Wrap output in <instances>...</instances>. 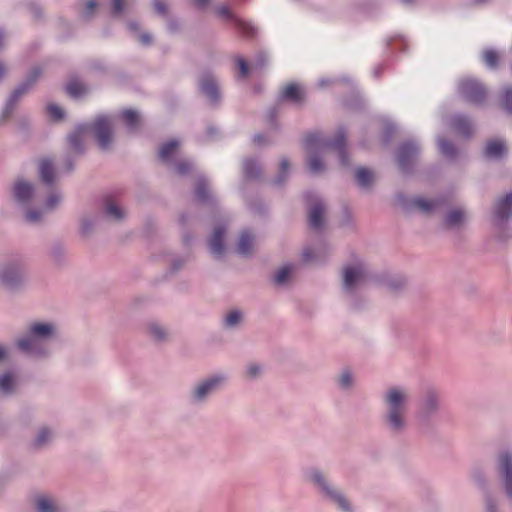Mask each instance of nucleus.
<instances>
[{
    "label": "nucleus",
    "instance_id": "a18cd8bd",
    "mask_svg": "<svg viewBox=\"0 0 512 512\" xmlns=\"http://www.w3.org/2000/svg\"><path fill=\"white\" fill-rule=\"evenodd\" d=\"M150 333L157 340H161L165 337V331L157 325L150 326Z\"/></svg>",
    "mask_w": 512,
    "mask_h": 512
},
{
    "label": "nucleus",
    "instance_id": "1a4fd4ad",
    "mask_svg": "<svg viewBox=\"0 0 512 512\" xmlns=\"http://www.w3.org/2000/svg\"><path fill=\"white\" fill-rule=\"evenodd\" d=\"M312 197L313 196L310 194L306 196L307 201L311 203V207L309 210V225L311 228L318 230L321 228L323 223L325 208L320 201L312 203Z\"/></svg>",
    "mask_w": 512,
    "mask_h": 512
},
{
    "label": "nucleus",
    "instance_id": "f257e3e1",
    "mask_svg": "<svg viewBox=\"0 0 512 512\" xmlns=\"http://www.w3.org/2000/svg\"><path fill=\"white\" fill-rule=\"evenodd\" d=\"M346 143V134L340 129L332 142L325 141L322 139L319 133H311L305 137L304 145L306 150L312 154L313 150L323 149L325 147H331L338 151L341 163L347 164L346 152L344 150ZM309 170L313 173H319L324 170L323 162L316 156L310 155L308 159Z\"/></svg>",
    "mask_w": 512,
    "mask_h": 512
},
{
    "label": "nucleus",
    "instance_id": "423d86ee",
    "mask_svg": "<svg viewBox=\"0 0 512 512\" xmlns=\"http://www.w3.org/2000/svg\"><path fill=\"white\" fill-rule=\"evenodd\" d=\"M95 137L101 149L106 150L112 142V124L108 117L100 116L93 123Z\"/></svg>",
    "mask_w": 512,
    "mask_h": 512
},
{
    "label": "nucleus",
    "instance_id": "09e8293b",
    "mask_svg": "<svg viewBox=\"0 0 512 512\" xmlns=\"http://www.w3.org/2000/svg\"><path fill=\"white\" fill-rule=\"evenodd\" d=\"M339 383L343 388H348L350 384L352 383L351 375L348 371H345L342 373Z\"/></svg>",
    "mask_w": 512,
    "mask_h": 512
},
{
    "label": "nucleus",
    "instance_id": "f8f14e48",
    "mask_svg": "<svg viewBox=\"0 0 512 512\" xmlns=\"http://www.w3.org/2000/svg\"><path fill=\"white\" fill-rule=\"evenodd\" d=\"M225 234V229L222 227H217L214 229L213 234L211 235L209 239V248L211 252L219 257L224 252V245H223V237Z\"/></svg>",
    "mask_w": 512,
    "mask_h": 512
},
{
    "label": "nucleus",
    "instance_id": "680f3d73",
    "mask_svg": "<svg viewBox=\"0 0 512 512\" xmlns=\"http://www.w3.org/2000/svg\"><path fill=\"white\" fill-rule=\"evenodd\" d=\"M7 355V351L6 349L0 345V360H2L3 358H5Z\"/></svg>",
    "mask_w": 512,
    "mask_h": 512
},
{
    "label": "nucleus",
    "instance_id": "79ce46f5",
    "mask_svg": "<svg viewBox=\"0 0 512 512\" xmlns=\"http://www.w3.org/2000/svg\"><path fill=\"white\" fill-rule=\"evenodd\" d=\"M50 435H51L50 431H48L47 429H41L38 433V436L35 440L34 445L36 447H40V446L44 445L50 438Z\"/></svg>",
    "mask_w": 512,
    "mask_h": 512
},
{
    "label": "nucleus",
    "instance_id": "052dcab7",
    "mask_svg": "<svg viewBox=\"0 0 512 512\" xmlns=\"http://www.w3.org/2000/svg\"><path fill=\"white\" fill-rule=\"evenodd\" d=\"M312 258H313V256H312V253H311V251H310V250H305V251L303 252V259H304L305 261H310Z\"/></svg>",
    "mask_w": 512,
    "mask_h": 512
},
{
    "label": "nucleus",
    "instance_id": "bb28decb",
    "mask_svg": "<svg viewBox=\"0 0 512 512\" xmlns=\"http://www.w3.org/2000/svg\"><path fill=\"white\" fill-rule=\"evenodd\" d=\"M356 180L361 187H368L373 182L374 175L367 168H359L356 171Z\"/></svg>",
    "mask_w": 512,
    "mask_h": 512
},
{
    "label": "nucleus",
    "instance_id": "37998d69",
    "mask_svg": "<svg viewBox=\"0 0 512 512\" xmlns=\"http://www.w3.org/2000/svg\"><path fill=\"white\" fill-rule=\"evenodd\" d=\"M237 64L239 67V77H241V78L247 77L249 74V65L247 64V62L243 58L238 57Z\"/></svg>",
    "mask_w": 512,
    "mask_h": 512
},
{
    "label": "nucleus",
    "instance_id": "864d4df0",
    "mask_svg": "<svg viewBox=\"0 0 512 512\" xmlns=\"http://www.w3.org/2000/svg\"><path fill=\"white\" fill-rule=\"evenodd\" d=\"M95 8H96L95 0L87 1L86 7H85V15L86 16H91L92 13L94 12Z\"/></svg>",
    "mask_w": 512,
    "mask_h": 512
},
{
    "label": "nucleus",
    "instance_id": "603ef678",
    "mask_svg": "<svg viewBox=\"0 0 512 512\" xmlns=\"http://www.w3.org/2000/svg\"><path fill=\"white\" fill-rule=\"evenodd\" d=\"M191 169V165L187 162L177 164L176 170L179 174H185Z\"/></svg>",
    "mask_w": 512,
    "mask_h": 512
},
{
    "label": "nucleus",
    "instance_id": "c9c22d12",
    "mask_svg": "<svg viewBox=\"0 0 512 512\" xmlns=\"http://www.w3.org/2000/svg\"><path fill=\"white\" fill-rule=\"evenodd\" d=\"M244 172L249 178H253L259 175L260 169L256 161L248 159L244 162Z\"/></svg>",
    "mask_w": 512,
    "mask_h": 512
},
{
    "label": "nucleus",
    "instance_id": "a878e982",
    "mask_svg": "<svg viewBox=\"0 0 512 512\" xmlns=\"http://www.w3.org/2000/svg\"><path fill=\"white\" fill-rule=\"evenodd\" d=\"M88 131V126L86 125H81L79 127H77V129L75 130L74 133H72L70 136H69V142H70V145L71 147L75 150V151H80L81 149V138L82 136Z\"/></svg>",
    "mask_w": 512,
    "mask_h": 512
},
{
    "label": "nucleus",
    "instance_id": "5701e85b",
    "mask_svg": "<svg viewBox=\"0 0 512 512\" xmlns=\"http://www.w3.org/2000/svg\"><path fill=\"white\" fill-rule=\"evenodd\" d=\"M104 205H105V212L108 216L115 220H120L123 218V211L122 209L113 201V199L110 196H107L104 199Z\"/></svg>",
    "mask_w": 512,
    "mask_h": 512
},
{
    "label": "nucleus",
    "instance_id": "c03bdc74",
    "mask_svg": "<svg viewBox=\"0 0 512 512\" xmlns=\"http://www.w3.org/2000/svg\"><path fill=\"white\" fill-rule=\"evenodd\" d=\"M266 62H267L266 56L263 53H259L257 55L256 59L254 60V62L252 63L251 69H253V70L261 69L264 67Z\"/></svg>",
    "mask_w": 512,
    "mask_h": 512
},
{
    "label": "nucleus",
    "instance_id": "f704fd0d",
    "mask_svg": "<svg viewBox=\"0 0 512 512\" xmlns=\"http://www.w3.org/2000/svg\"><path fill=\"white\" fill-rule=\"evenodd\" d=\"M438 145H439L440 152L445 157L453 158L456 155V149L450 142H448L444 139H439Z\"/></svg>",
    "mask_w": 512,
    "mask_h": 512
},
{
    "label": "nucleus",
    "instance_id": "473e14b6",
    "mask_svg": "<svg viewBox=\"0 0 512 512\" xmlns=\"http://www.w3.org/2000/svg\"><path fill=\"white\" fill-rule=\"evenodd\" d=\"M293 267L291 265H285L281 267L274 276V282L276 284H283L289 278Z\"/></svg>",
    "mask_w": 512,
    "mask_h": 512
},
{
    "label": "nucleus",
    "instance_id": "de8ad7c7",
    "mask_svg": "<svg viewBox=\"0 0 512 512\" xmlns=\"http://www.w3.org/2000/svg\"><path fill=\"white\" fill-rule=\"evenodd\" d=\"M153 6L158 14L165 15L167 13V6L163 0H154Z\"/></svg>",
    "mask_w": 512,
    "mask_h": 512
},
{
    "label": "nucleus",
    "instance_id": "5fc2aeb1",
    "mask_svg": "<svg viewBox=\"0 0 512 512\" xmlns=\"http://www.w3.org/2000/svg\"><path fill=\"white\" fill-rule=\"evenodd\" d=\"M260 368L256 364H251L247 369V377H255L259 374Z\"/></svg>",
    "mask_w": 512,
    "mask_h": 512
},
{
    "label": "nucleus",
    "instance_id": "dca6fc26",
    "mask_svg": "<svg viewBox=\"0 0 512 512\" xmlns=\"http://www.w3.org/2000/svg\"><path fill=\"white\" fill-rule=\"evenodd\" d=\"M201 91L212 101L219 98V90L216 82L210 76H204L200 82Z\"/></svg>",
    "mask_w": 512,
    "mask_h": 512
},
{
    "label": "nucleus",
    "instance_id": "58836bf2",
    "mask_svg": "<svg viewBox=\"0 0 512 512\" xmlns=\"http://www.w3.org/2000/svg\"><path fill=\"white\" fill-rule=\"evenodd\" d=\"M209 195L207 185L205 182L200 181L198 182L196 189H195V196L199 201H204Z\"/></svg>",
    "mask_w": 512,
    "mask_h": 512
},
{
    "label": "nucleus",
    "instance_id": "ddd939ff",
    "mask_svg": "<svg viewBox=\"0 0 512 512\" xmlns=\"http://www.w3.org/2000/svg\"><path fill=\"white\" fill-rule=\"evenodd\" d=\"M512 215V192L500 199L495 207V216L499 220H505Z\"/></svg>",
    "mask_w": 512,
    "mask_h": 512
},
{
    "label": "nucleus",
    "instance_id": "338daca9",
    "mask_svg": "<svg viewBox=\"0 0 512 512\" xmlns=\"http://www.w3.org/2000/svg\"><path fill=\"white\" fill-rule=\"evenodd\" d=\"M129 27H130V29H132V30H136V28H137L135 24H130V25H129Z\"/></svg>",
    "mask_w": 512,
    "mask_h": 512
},
{
    "label": "nucleus",
    "instance_id": "aec40b11",
    "mask_svg": "<svg viewBox=\"0 0 512 512\" xmlns=\"http://www.w3.org/2000/svg\"><path fill=\"white\" fill-rule=\"evenodd\" d=\"M452 127L461 136L469 137L472 134V125L464 116H456L452 120Z\"/></svg>",
    "mask_w": 512,
    "mask_h": 512
},
{
    "label": "nucleus",
    "instance_id": "0e129e2a",
    "mask_svg": "<svg viewBox=\"0 0 512 512\" xmlns=\"http://www.w3.org/2000/svg\"><path fill=\"white\" fill-rule=\"evenodd\" d=\"M6 72L5 66L0 63V79L4 76Z\"/></svg>",
    "mask_w": 512,
    "mask_h": 512
},
{
    "label": "nucleus",
    "instance_id": "13d9d810",
    "mask_svg": "<svg viewBox=\"0 0 512 512\" xmlns=\"http://www.w3.org/2000/svg\"><path fill=\"white\" fill-rule=\"evenodd\" d=\"M193 1V5L196 6L197 8H204L209 0H192Z\"/></svg>",
    "mask_w": 512,
    "mask_h": 512
},
{
    "label": "nucleus",
    "instance_id": "4be33fe9",
    "mask_svg": "<svg viewBox=\"0 0 512 512\" xmlns=\"http://www.w3.org/2000/svg\"><path fill=\"white\" fill-rule=\"evenodd\" d=\"M484 152L486 157L498 158L506 152V147L500 140H491L487 142Z\"/></svg>",
    "mask_w": 512,
    "mask_h": 512
},
{
    "label": "nucleus",
    "instance_id": "e433bc0d",
    "mask_svg": "<svg viewBox=\"0 0 512 512\" xmlns=\"http://www.w3.org/2000/svg\"><path fill=\"white\" fill-rule=\"evenodd\" d=\"M502 105L505 110L512 113V86L506 87L503 90Z\"/></svg>",
    "mask_w": 512,
    "mask_h": 512
},
{
    "label": "nucleus",
    "instance_id": "2f4dec72",
    "mask_svg": "<svg viewBox=\"0 0 512 512\" xmlns=\"http://www.w3.org/2000/svg\"><path fill=\"white\" fill-rule=\"evenodd\" d=\"M413 205L418 210H420L424 213H428L436 207L437 203L434 201L425 200L423 198H416L413 201Z\"/></svg>",
    "mask_w": 512,
    "mask_h": 512
},
{
    "label": "nucleus",
    "instance_id": "b1692460",
    "mask_svg": "<svg viewBox=\"0 0 512 512\" xmlns=\"http://www.w3.org/2000/svg\"><path fill=\"white\" fill-rule=\"evenodd\" d=\"M36 507L39 512H59L55 502L47 496H39L36 499Z\"/></svg>",
    "mask_w": 512,
    "mask_h": 512
},
{
    "label": "nucleus",
    "instance_id": "f03ea898",
    "mask_svg": "<svg viewBox=\"0 0 512 512\" xmlns=\"http://www.w3.org/2000/svg\"><path fill=\"white\" fill-rule=\"evenodd\" d=\"M405 400V395L400 390L393 388L386 396V402L389 406L388 420L395 430H399L404 426L402 416V404Z\"/></svg>",
    "mask_w": 512,
    "mask_h": 512
},
{
    "label": "nucleus",
    "instance_id": "72a5a7b5",
    "mask_svg": "<svg viewBox=\"0 0 512 512\" xmlns=\"http://www.w3.org/2000/svg\"><path fill=\"white\" fill-rule=\"evenodd\" d=\"M233 20L238 31L245 37H252L254 35V28L249 23L238 18H233Z\"/></svg>",
    "mask_w": 512,
    "mask_h": 512
},
{
    "label": "nucleus",
    "instance_id": "7ed1b4c3",
    "mask_svg": "<svg viewBox=\"0 0 512 512\" xmlns=\"http://www.w3.org/2000/svg\"><path fill=\"white\" fill-rule=\"evenodd\" d=\"M53 332V327L50 324L45 323H35L30 327L31 336L27 338L20 339L17 342L18 347L25 352L37 353L41 341L38 339L39 337H45L50 335Z\"/></svg>",
    "mask_w": 512,
    "mask_h": 512
},
{
    "label": "nucleus",
    "instance_id": "ea45409f",
    "mask_svg": "<svg viewBox=\"0 0 512 512\" xmlns=\"http://www.w3.org/2000/svg\"><path fill=\"white\" fill-rule=\"evenodd\" d=\"M47 113L52 120L58 121L63 117L62 109L57 105H49L47 107Z\"/></svg>",
    "mask_w": 512,
    "mask_h": 512
},
{
    "label": "nucleus",
    "instance_id": "69168bd1",
    "mask_svg": "<svg viewBox=\"0 0 512 512\" xmlns=\"http://www.w3.org/2000/svg\"><path fill=\"white\" fill-rule=\"evenodd\" d=\"M487 510H488V512H492V506L490 503H488V505H487Z\"/></svg>",
    "mask_w": 512,
    "mask_h": 512
},
{
    "label": "nucleus",
    "instance_id": "c756f323",
    "mask_svg": "<svg viewBox=\"0 0 512 512\" xmlns=\"http://www.w3.org/2000/svg\"><path fill=\"white\" fill-rule=\"evenodd\" d=\"M1 278L5 285L13 287L20 280V274L18 271L7 269L2 273Z\"/></svg>",
    "mask_w": 512,
    "mask_h": 512
},
{
    "label": "nucleus",
    "instance_id": "6e6552de",
    "mask_svg": "<svg viewBox=\"0 0 512 512\" xmlns=\"http://www.w3.org/2000/svg\"><path fill=\"white\" fill-rule=\"evenodd\" d=\"M418 153V147L413 142L403 143L398 152V164L405 171Z\"/></svg>",
    "mask_w": 512,
    "mask_h": 512
},
{
    "label": "nucleus",
    "instance_id": "49530a36",
    "mask_svg": "<svg viewBox=\"0 0 512 512\" xmlns=\"http://www.w3.org/2000/svg\"><path fill=\"white\" fill-rule=\"evenodd\" d=\"M60 203V197L57 194H52L46 201V209L51 210Z\"/></svg>",
    "mask_w": 512,
    "mask_h": 512
},
{
    "label": "nucleus",
    "instance_id": "412c9836",
    "mask_svg": "<svg viewBox=\"0 0 512 512\" xmlns=\"http://www.w3.org/2000/svg\"><path fill=\"white\" fill-rule=\"evenodd\" d=\"M39 172L41 180L50 185L55 179V171L53 163L48 159H43L39 163Z\"/></svg>",
    "mask_w": 512,
    "mask_h": 512
},
{
    "label": "nucleus",
    "instance_id": "a211bd4d",
    "mask_svg": "<svg viewBox=\"0 0 512 512\" xmlns=\"http://www.w3.org/2000/svg\"><path fill=\"white\" fill-rule=\"evenodd\" d=\"M254 246V237L248 231H243L239 237V241L237 244V252L240 255L246 256L249 255Z\"/></svg>",
    "mask_w": 512,
    "mask_h": 512
},
{
    "label": "nucleus",
    "instance_id": "7c9ffc66",
    "mask_svg": "<svg viewBox=\"0 0 512 512\" xmlns=\"http://www.w3.org/2000/svg\"><path fill=\"white\" fill-rule=\"evenodd\" d=\"M483 61L490 68H495L499 62V54L492 49L485 50L483 52Z\"/></svg>",
    "mask_w": 512,
    "mask_h": 512
},
{
    "label": "nucleus",
    "instance_id": "774afa93",
    "mask_svg": "<svg viewBox=\"0 0 512 512\" xmlns=\"http://www.w3.org/2000/svg\"><path fill=\"white\" fill-rule=\"evenodd\" d=\"M479 3L484 2L485 0H477Z\"/></svg>",
    "mask_w": 512,
    "mask_h": 512
},
{
    "label": "nucleus",
    "instance_id": "20e7f679",
    "mask_svg": "<svg viewBox=\"0 0 512 512\" xmlns=\"http://www.w3.org/2000/svg\"><path fill=\"white\" fill-rule=\"evenodd\" d=\"M461 95L472 103H481L485 100L487 92L484 86L472 78H464L459 83Z\"/></svg>",
    "mask_w": 512,
    "mask_h": 512
},
{
    "label": "nucleus",
    "instance_id": "8fccbe9b",
    "mask_svg": "<svg viewBox=\"0 0 512 512\" xmlns=\"http://www.w3.org/2000/svg\"><path fill=\"white\" fill-rule=\"evenodd\" d=\"M42 214L35 210H30L26 213V220L35 223L41 219Z\"/></svg>",
    "mask_w": 512,
    "mask_h": 512
},
{
    "label": "nucleus",
    "instance_id": "6ab92c4d",
    "mask_svg": "<svg viewBox=\"0 0 512 512\" xmlns=\"http://www.w3.org/2000/svg\"><path fill=\"white\" fill-rule=\"evenodd\" d=\"M281 97L298 103L303 100L304 93L299 85L290 83L282 89Z\"/></svg>",
    "mask_w": 512,
    "mask_h": 512
},
{
    "label": "nucleus",
    "instance_id": "2eb2a0df",
    "mask_svg": "<svg viewBox=\"0 0 512 512\" xmlns=\"http://www.w3.org/2000/svg\"><path fill=\"white\" fill-rule=\"evenodd\" d=\"M223 381L222 377H212L205 382L201 383L195 390V398L198 400L203 399L207 393L213 391L221 382Z\"/></svg>",
    "mask_w": 512,
    "mask_h": 512
},
{
    "label": "nucleus",
    "instance_id": "0eeeda50",
    "mask_svg": "<svg viewBox=\"0 0 512 512\" xmlns=\"http://www.w3.org/2000/svg\"><path fill=\"white\" fill-rule=\"evenodd\" d=\"M499 470L504 476L506 493L512 498V457L509 453L500 455Z\"/></svg>",
    "mask_w": 512,
    "mask_h": 512
},
{
    "label": "nucleus",
    "instance_id": "e2e57ef3",
    "mask_svg": "<svg viewBox=\"0 0 512 512\" xmlns=\"http://www.w3.org/2000/svg\"><path fill=\"white\" fill-rule=\"evenodd\" d=\"M254 142L257 144H261L263 142V137L261 135H256L254 137Z\"/></svg>",
    "mask_w": 512,
    "mask_h": 512
},
{
    "label": "nucleus",
    "instance_id": "39448f33",
    "mask_svg": "<svg viewBox=\"0 0 512 512\" xmlns=\"http://www.w3.org/2000/svg\"><path fill=\"white\" fill-rule=\"evenodd\" d=\"M40 74L41 71L38 68L33 69L31 74L27 78L26 82L13 91L3 111V119H7L10 116L19 98L30 89V87L36 82Z\"/></svg>",
    "mask_w": 512,
    "mask_h": 512
},
{
    "label": "nucleus",
    "instance_id": "393cba45",
    "mask_svg": "<svg viewBox=\"0 0 512 512\" xmlns=\"http://www.w3.org/2000/svg\"><path fill=\"white\" fill-rule=\"evenodd\" d=\"M179 147V142L176 140L169 141L161 146L158 156L162 161H167L175 153Z\"/></svg>",
    "mask_w": 512,
    "mask_h": 512
},
{
    "label": "nucleus",
    "instance_id": "9b49d317",
    "mask_svg": "<svg viewBox=\"0 0 512 512\" xmlns=\"http://www.w3.org/2000/svg\"><path fill=\"white\" fill-rule=\"evenodd\" d=\"M363 265L348 266L344 269V286L351 289L355 284L361 282L365 277Z\"/></svg>",
    "mask_w": 512,
    "mask_h": 512
},
{
    "label": "nucleus",
    "instance_id": "cd10ccee",
    "mask_svg": "<svg viewBox=\"0 0 512 512\" xmlns=\"http://www.w3.org/2000/svg\"><path fill=\"white\" fill-rule=\"evenodd\" d=\"M464 218L465 214L462 210H452L446 216L445 225L447 227H456L463 222Z\"/></svg>",
    "mask_w": 512,
    "mask_h": 512
},
{
    "label": "nucleus",
    "instance_id": "bf43d9fd",
    "mask_svg": "<svg viewBox=\"0 0 512 512\" xmlns=\"http://www.w3.org/2000/svg\"><path fill=\"white\" fill-rule=\"evenodd\" d=\"M140 41H141L143 44L148 45V44H150V43H151L152 38H151V36H150L149 34H142V35L140 36Z\"/></svg>",
    "mask_w": 512,
    "mask_h": 512
},
{
    "label": "nucleus",
    "instance_id": "c85d7f7f",
    "mask_svg": "<svg viewBox=\"0 0 512 512\" xmlns=\"http://www.w3.org/2000/svg\"><path fill=\"white\" fill-rule=\"evenodd\" d=\"M66 92L72 97H79L86 92V87L78 80H71L66 85Z\"/></svg>",
    "mask_w": 512,
    "mask_h": 512
},
{
    "label": "nucleus",
    "instance_id": "4468645a",
    "mask_svg": "<svg viewBox=\"0 0 512 512\" xmlns=\"http://www.w3.org/2000/svg\"><path fill=\"white\" fill-rule=\"evenodd\" d=\"M33 194V186L23 180H18L14 185V196L19 202H27Z\"/></svg>",
    "mask_w": 512,
    "mask_h": 512
},
{
    "label": "nucleus",
    "instance_id": "6e6d98bb",
    "mask_svg": "<svg viewBox=\"0 0 512 512\" xmlns=\"http://www.w3.org/2000/svg\"><path fill=\"white\" fill-rule=\"evenodd\" d=\"M288 169H289V162L286 159H283L281 161V175L278 179L279 183L283 181V174H286Z\"/></svg>",
    "mask_w": 512,
    "mask_h": 512
},
{
    "label": "nucleus",
    "instance_id": "3c124183",
    "mask_svg": "<svg viewBox=\"0 0 512 512\" xmlns=\"http://www.w3.org/2000/svg\"><path fill=\"white\" fill-rule=\"evenodd\" d=\"M126 5V0H112L113 12L119 14L123 11Z\"/></svg>",
    "mask_w": 512,
    "mask_h": 512
},
{
    "label": "nucleus",
    "instance_id": "4c0bfd02",
    "mask_svg": "<svg viewBox=\"0 0 512 512\" xmlns=\"http://www.w3.org/2000/svg\"><path fill=\"white\" fill-rule=\"evenodd\" d=\"M13 387V377L11 374L7 373L0 377V391L3 393H9L12 391Z\"/></svg>",
    "mask_w": 512,
    "mask_h": 512
},
{
    "label": "nucleus",
    "instance_id": "4d7b16f0",
    "mask_svg": "<svg viewBox=\"0 0 512 512\" xmlns=\"http://www.w3.org/2000/svg\"><path fill=\"white\" fill-rule=\"evenodd\" d=\"M218 14L223 17L232 18L231 12L226 6L220 7L218 9Z\"/></svg>",
    "mask_w": 512,
    "mask_h": 512
},
{
    "label": "nucleus",
    "instance_id": "9d476101",
    "mask_svg": "<svg viewBox=\"0 0 512 512\" xmlns=\"http://www.w3.org/2000/svg\"><path fill=\"white\" fill-rule=\"evenodd\" d=\"M312 480L318 484L320 487H322V489L327 493V495L335 502L338 504V506L344 511V512H349L350 511V507H349V503L348 501L342 497L340 494L334 492V491H331L325 484L324 482V478L323 476L318 473V472H315L312 474Z\"/></svg>",
    "mask_w": 512,
    "mask_h": 512
},
{
    "label": "nucleus",
    "instance_id": "a19ab883",
    "mask_svg": "<svg viewBox=\"0 0 512 512\" xmlns=\"http://www.w3.org/2000/svg\"><path fill=\"white\" fill-rule=\"evenodd\" d=\"M241 320V313L239 311H231L227 314L225 319V324L227 326H234L238 324Z\"/></svg>",
    "mask_w": 512,
    "mask_h": 512
},
{
    "label": "nucleus",
    "instance_id": "f3484780",
    "mask_svg": "<svg viewBox=\"0 0 512 512\" xmlns=\"http://www.w3.org/2000/svg\"><path fill=\"white\" fill-rule=\"evenodd\" d=\"M121 118L131 132L137 131L141 125V118L133 109H126L122 111Z\"/></svg>",
    "mask_w": 512,
    "mask_h": 512
}]
</instances>
